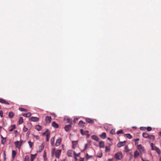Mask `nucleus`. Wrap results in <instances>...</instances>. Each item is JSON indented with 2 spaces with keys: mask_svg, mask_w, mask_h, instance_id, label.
<instances>
[{
  "mask_svg": "<svg viewBox=\"0 0 161 161\" xmlns=\"http://www.w3.org/2000/svg\"><path fill=\"white\" fill-rule=\"evenodd\" d=\"M137 148L140 154L143 153L145 152V149L144 147L141 144H139L137 146Z\"/></svg>",
  "mask_w": 161,
  "mask_h": 161,
  "instance_id": "obj_1",
  "label": "nucleus"
},
{
  "mask_svg": "<svg viewBox=\"0 0 161 161\" xmlns=\"http://www.w3.org/2000/svg\"><path fill=\"white\" fill-rule=\"evenodd\" d=\"M23 141L21 140L20 141H17L14 142V144L15 147L19 149L22 145L23 143Z\"/></svg>",
  "mask_w": 161,
  "mask_h": 161,
  "instance_id": "obj_2",
  "label": "nucleus"
},
{
  "mask_svg": "<svg viewBox=\"0 0 161 161\" xmlns=\"http://www.w3.org/2000/svg\"><path fill=\"white\" fill-rule=\"evenodd\" d=\"M115 158L117 159L120 160L123 157V155L122 153L119 152L116 153L115 154Z\"/></svg>",
  "mask_w": 161,
  "mask_h": 161,
  "instance_id": "obj_3",
  "label": "nucleus"
},
{
  "mask_svg": "<svg viewBox=\"0 0 161 161\" xmlns=\"http://www.w3.org/2000/svg\"><path fill=\"white\" fill-rule=\"evenodd\" d=\"M81 133L82 135H86L87 138L89 137L90 135L88 134L89 131H84L82 129H81L80 130Z\"/></svg>",
  "mask_w": 161,
  "mask_h": 161,
  "instance_id": "obj_4",
  "label": "nucleus"
},
{
  "mask_svg": "<svg viewBox=\"0 0 161 161\" xmlns=\"http://www.w3.org/2000/svg\"><path fill=\"white\" fill-rule=\"evenodd\" d=\"M151 147L152 150H156L157 153L159 154H160L161 152L160 150L157 147H155L154 148H153V144L152 143L151 144Z\"/></svg>",
  "mask_w": 161,
  "mask_h": 161,
  "instance_id": "obj_5",
  "label": "nucleus"
},
{
  "mask_svg": "<svg viewBox=\"0 0 161 161\" xmlns=\"http://www.w3.org/2000/svg\"><path fill=\"white\" fill-rule=\"evenodd\" d=\"M30 120L32 122H37L39 120V118L36 117H31L30 118Z\"/></svg>",
  "mask_w": 161,
  "mask_h": 161,
  "instance_id": "obj_6",
  "label": "nucleus"
},
{
  "mask_svg": "<svg viewBox=\"0 0 161 161\" xmlns=\"http://www.w3.org/2000/svg\"><path fill=\"white\" fill-rule=\"evenodd\" d=\"M43 135H46L47 136V141H48L49 139L50 135L49 133L48 132V130H46L45 132L42 133Z\"/></svg>",
  "mask_w": 161,
  "mask_h": 161,
  "instance_id": "obj_7",
  "label": "nucleus"
},
{
  "mask_svg": "<svg viewBox=\"0 0 161 161\" xmlns=\"http://www.w3.org/2000/svg\"><path fill=\"white\" fill-rule=\"evenodd\" d=\"M51 119L52 118L50 116H46L45 117V120L47 123H50Z\"/></svg>",
  "mask_w": 161,
  "mask_h": 161,
  "instance_id": "obj_8",
  "label": "nucleus"
},
{
  "mask_svg": "<svg viewBox=\"0 0 161 161\" xmlns=\"http://www.w3.org/2000/svg\"><path fill=\"white\" fill-rule=\"evenodd\" d=\"M61 153V150H58L55 152V157L57 158H59Z\"/></svg>",
  "mask_w": 161,
  "mask_h": 161,
  "instance_id": "obj_9",
  "label": "nucleus"
},
{
  "mask_svg": "<svg viewBox=\"0 0 161 161\" xmlns=\"http://www.w3.org/2000/svg\"><path fill=\"white\" fill-rule=\"evenodd\" d=\"M125 142V141L119 142L117 144V146L118 147H120L123 146H124Z\"/></svg>",
  "mask_w": 161,
  "mask_h": 161,
  "instance_id": "obj_10",
  "label": "nucleus"
},
{
  "mask_svg": "<svg viewBox=\"0 0 161 161\" xmlns=\"http://www.w3.org/2000/svg\"><path fill=\"white\" fill-rule=\"evenodd\" d=\"M71 125H66L65 127L64 128H65V130L66 131H69V130L71 128Z\"/></svg>",
  "mask_w": 161,
  "mask_h": 161,
  "instance_id": "obj_11",
  "label": "nucleus"
},
{
  "mask_svg": "<svg viewBox=\"0 0 161 161\" xmlns=\"http://www.w3.org/2000/svg\"><path fill=\"white\" fill-rule=\"evenodd\" d=\"M140 153L139 152H138L137 150H136L134 152V157L135 158H136L138 157L140 155Z\"/></svg>",
  "mask_w": 161,
  "mask_h": 161,
  "instance_id": "obj_12",
  "label": "nucleus"
},
{
  "mask_svg": "<svg viewBox=\"0 0 161 161\" xmlns=\"http://www.w3.org/2000/svg\"><path fill=\"white\" fill-rule=\"evenodd\" d=\"M72 147L73 149H75L78 143L77 141H72Z\"/></svg>",
  "mask_w": 161,
  "mask_h": 161,
  "instance_id": "obj_13",
  "label": "nucleus"
},
{
  "mask_svg": "<svg viewBox=\"0 0 161 161\" xmlns=\"http://www.w3.org/2000/svg\"><path fill=\"white\" fill-rule=\"evenodd\" d=\"M61 140L60 138H58L57 139L56 141L55 146H58L60 144Z\"/></svg>",
  "mask_w": 161,
  "mask_h": 161,
  "instance_id": "obj_14",
  "label": "nucleus"
},
{
  "mask_svg": "<svg viewBox=\"0 0 161 161\" xmlns=\"http://www.w3.org/2000/svg\"><path fill=\"white\" fill-rule=\"evenodd\" d=\"M92 138L95 140V141H99V139L98 138V137L97 136H96V135H93L92 136Z\"/></svg>",
  "mask_w": 161,
  "mask_h": 161,
  "instance_id": "obj_15",
  "label": "nucleus"
},
{
  "mask_svg": "<svg viewBox=\"0 0 161 161\" xmlns=\"http://www.w3.org/2000/svg\"><path fill=\"white\" fill-rule=\"evenodd\" d=\"M85 123L82 121H80L78 124L79 126L83 127L85 126Z\"/></svg>",
  "mask_w": 161,
  "mask_h": 161,
  "instance_id": "obj_16",
  "label": "nucleus"
},
{
  "mask_svg": "<svg viewBox=\"0 0 161 161\" xmlns=\"http://www.w3.org/2000/svg\"><path fill=\"white\" fill-rule=\"evenodd\" d=\"M44 145L43 144H42L41 145L39 146V147L38 152H41L43 149Z\"/></svg>",
  "mask_w": 161,
  "mask_h": 161,
  "instance_id": "obj_17",
  "label": "nucleus"
},
{
  "mask_svg": "<svg viewBox=\"0 0 161 161\" xmlns=\"http://www.w3.org/2000/svg\"><path fill=\"white\" fill-rule=\"evenodd\" d=\"M35 128L38 131H40L41 130L42 127L41 125H37L35 126Z\"/></svg>",
  "mask_w": 161,
  "mask_h": 161,
  "instance_id": "obj_18",
  "label": "nucleus"
},
{
  "mask_svg": "<svg viewBox=\"0 0 161 161\" xmlns=\"http://www.w3.org/2000/svg\"><path fill=\"white\" fill-rule=\"evenodd\" d=\"M0 102L2 103L9 104V103L8 102L2 99H0Z\"/></svg>",
  "mask_w": 161,
  "mask_h": 161,
  "instance_id": "obj_19",
  "label": "nucleus"
},
{
  "mask_svg": "<svg viewBox=\"0 0 161 161\" xmlns=\"http://www.w3.org/2000/svg\"><path fill=\"white\" fill-rule=\"evenodd\" d=\"M23 122H24V120H23V117H20L19 118V120L18 121L19 124L20 125V124H22L23 123Z\"/></svg>",
  "mask_w": 161,
  "mask_h": 161,
  "instance_id": "obj_20",
  "label": "nucleus"
},
{
  "mask_svg": "<svg viewBox=\"0 0 161 161\" xmlns=\"http://www.w3.org/2000/svg\"><path fill=\"white\" fill-rule=\"evenodd\" d=\"M31 115V114L30 112H29L27 114H23L22 115L26 117H29Z\"/></svg>",
  "mask_w": 161,
  "mask_h": 161,
  "instance_id": "obj_21",
  "label": "nucleus"
},
{
  "mask_svg": "<svg viewBox=\"0 0 161 161\" xmlns=\"http://www.w3.org/2000/svg\"><path fill=\"white\" fill-rule=\"evenodd\" d=\"M86 120L88 123H89L93 124L94 123V121L93 120L89 118H86Z\"/></svg>",
  "mask_w": 161,
  "mask_h": 161,
  "instance_id": "obj_22",
  "label": "nucleus"
},
{
  "mask_svg": "<svg viewBox=\"0 0 161 161\" xmlns=\"http://www.w3.org/2000/svg\"><path fill=\"white\" fill-rule=\"evenodd\" d=\"M14 115V113L12 112H10L9 113L8 116L9 118H12L13 117Z\"/></svg>",
  "mask_w": 161,
  "mask_h": 161,
  "instance_id": "obj_23",
  "label": "nucleus"
},
{
  "mask_svg": "<svg viewBox=\"0 0 161 161\" xmlns=\"http://www.w3.org/2000/svg\"><path fill=\"white\" fill-rule=\"evenodd\" d=\"M142 136L144 138L148 139L149 135L147 133H142Z\"/></svg>",
  "mask_w": 161,
  "mask_h": 161,
  "instance_id": "obj_24",
  "label": "nucleus"
},
{
  "mask_svg": "<svg viewBox=\"0 0 161 161\" xmlns=\"http://www.w3.org/2000/svg\"><path fill=\"white\" fill-rule=\"evenodd\" d=\"M99 145L100 147L103 148L104 147V142H103L101 141L99 142Z\"/></svg>",
  "mask_w": 161,
  "mask_h": 161,
  "instance_id": "obj_25",
  "label": "nucleus"
},
{
  "mask_svg": "<svg viewBox=\"0 0 161 161\" xmlns=\"http://www.w3.org/2000/svg\"><path fill=\"white\" fill-rule=\"evenodd\" d=\"M72 152L71 150H69L67 152V154L69 157H72Z\"/></svg>",
  "mask_w": 161,
  "mask_h": 161,
  "instance_id": "obj_26",
  "label": "nucleus"
},
{
  "mask_svg": "<svg viewBox=\"0 0 161 161\" xmlns=\"http://www.w3.org/2000/svg\"><path fill=\"white\" fill-rule=\"evenodd\" d=\"M52 125L54 127L56 128H58V125L57 124L55 123L54 122H52Z\"/></svg>",
  "mask_w": 161,
  "mask_h": 161,
  "instance_id": "obj_27",
  "label": "nucleus"
},
{
  "mask_svg": "<svg viewBox=\"0 0 161 161\" xmlns=\"http://www.w3.org/2000/svg\"><path fill=\"white\" fill-rule=\"evenodd\" d=\"M100 136L102 138L105 139L106 137V134L105 133L103 132L101 135H100Z\"/></svg>",
  "mask_w": 161,
  "mask_h": 161,
  "instance_id": "obj_28",
  "label": "nucleus"
},
{
  "mask_svg": "<svg viewBox=\"0 0 161 161\" xmlns=\"http://www.w3.org/2000/svg\"><path fill=\"white\" fill-rule=\"evenodd\" d=\"M148 139L153 141L155 139V136L153 135H150L149 136Z\"/></svg>",
  "mask_w": 161,
  "mask_h": 161,
  "instance_id": "obj_29",
  "label": "nucleus"
},
{
  "mask_svg": "<svg viewBox=\"0 0 161 161\" xmlns=\"http://www.w3.org/2000/svg\"><path fill=\"white\" fill-rule=\"evenodd\" d=\"M31 161H33L34 159L36 157V154H35L34 155L31 154Z\"/></svg>",
  "mask_w": 161,
  "mask_h": 161,
  "instance_id": "obj_30",
  "label": "nucleus"
},
{
  "mask_svg": "<svg viewBox=\"0 0 161 161\" xmlns=\"http://www.w3.org/2000/svg\"><path fill=\"white\" fill-rule=\"evenodd\" d=\"M10 128H11L9 129V131H12L15 128V125H12L11 126Z\"/></svg>",
  "mask_w": 161,
  "mask_h": 161,
  "instance_id": "obj_31",
  "label": "nucleus"
},
{
  "mask_svg": "<svg viewBox=\"0 0 161 161\" xmlns=\"http://www.w3.org/2000/svg\"><path fill=\"white\" fill-rule=\"evenodd\" d=\"M126 137L129 139H131L132 138V136L130 134H125Z\"/></svg>",
  "mask_w": 161,
  "mask_h": 161,
  "instance_id": "obj_32",
  "label": "nucleus"
},
{
  "mask_svg": "<svg viewBox=\"0 0 161 161\" xmlns=\"http://www.w3.org/2000/svg\"><path fill=\"white\" fill-rule=\"evenodd\" d=\"M54 138L55 137H53L51 139V143L52 145H53L54 143Z\"/></svg>",
  "mask_w": 161,
  "mask_h": 161,
  "instance_id": "obj_33",
  "label": "nucleus"
},
{
  "mask_svg": "<svg viewBox=\"0 0 161 161\" xmlns=\"http://www.w3.org/2000/svg\"><path fill=\"white\" fill-rule=\"evenodd\" d=\"M16 152L14 150H13L12 151V158H14L16 155Z\"/></svg>",
  "mask_w": 161,
  "mask_h": 161,
  "instance_id": "obj_34",
  "label": "nucleus"
},
{
  "mask_svg": "<svg viewBox=\"0 0 161 161\" xmlns=\"http://www.w3.org/2000/svg\"><path fill=\"white\" fill-rule=\"evenodd\" d=\"M1 137L2 138V143L3 144H4L6 142V139L5 138H4L2 135H1Z\"/></svg>",
  "mask_w": 161,
  "mask_h": 161,
  "instance_id": "obj_35",
  "label": "nucleus"
},
{
  "mask_svg": "<svg viewBox=\"0 0 161 161\" xmlns=\"http://www.w3.org/2000/svg\"><path fill=\"white\" fill-rule=\"evenodd\" d=\"M29 156L28 155H27L25 157L24 161H29Z\"/></svg>",
  "mask_w": 161,
  "mask_h": 161,
  "instance_id": "obj_36",
  "label": "nucleus"
},
{
  "mask_svg": "<svg viewBox=\"0 0 161 161\" xmlns=\"http://www.w3.org/2000/svg\"><path fill=\"white\" fill-rule=\"evenodd\" d=\"M28 143L29 145L30 148H31L33 145V143L30 141H29L28 142Z\"/></svg>",
  "mask_w": 161,
  "mask_h": 161,
  "instance_id": "obj_37",
  "label": "nucleus"
},
{
  "mask_svg": "<svg viewBox=\"0 0 161 161\" xmlns=\"http://www.w3.org/2000/svg\"><path fill=\"white\" fill-rule=\"evenodd\" d=\"M86 158L87 159H89L90 158H92L93 157V156L92 155H89L88 153L86 154Z\"/></svg>",
  "mask_w": 161,
  "mask_h": 161,
  "instance_id": "obj_38",
  "label": "nucleus"
},
{
  "mask_svg": "<svg viewBox=\"0 0 161 161\" xmlns=\"http://www.w3.org/2000/svg\"><path fill=\"white\" fill-rule=\"evenodd\" d=\"M19 110L21 111H25V112H27L28 111V110L26 109H24L23 108H19Z\"/></svg>",
  "mask_w": 161,
  "mask_h": 161,
  "instance_id": "obj_39",
  "label": "nucleus"
},
{
  "mask_svg": "<svg viewBox=\"0 0 161 161\" xmlns=\"http://www.w3.org/2000/svg\"><path fill=\"white\" fill-rule=\"evenodd\" d=\"M102 155H103L102 153V152H100V153H99L97 155V157L98 158H101L102 157Z\"/></svg>",
  "mask_w": 161,
  "mask_h": 161,
  "instance_id": "obj_40",
  "label": "nucleus"
},
{
  "mask_svg": "<svg viewBox=\"0 0 161 161\" xmlns=\"http://www.w3.org/2000/svg\"><path fill=\"white\" fill-rule=\"evenodd\" d=\"M43 158H44V160H47L46 154V153L45 151L44 153Z\"/></svg>",
  "mask_w": 161,
  "mask_h": 161,
  "instance_id": "obj_41",
  "label": "nucleus"
},
{
  "mask_svg": "<svg viewBox=\"0 0 161 161\" xmlns=\"http://www.w3.org/2000/svg\"><path fill=\"white\" fill-rule=\"evenodd\" d=\"M141 159L142 161H149L148 160L145 158H142Z\"/></svg>",
  "mask_w": 161,
  "mask_h": 161,
  "instance_id": "obj_42",
  "label": "nucleus"
},
{
  "mask_svg": "<svg viewBox=\"0 0 161 161\" xmlns=\"http://www.w3.org/2000/svg\"><path fill=\"white\" fill-rule=\"evenodd\" d=\"M33 136L36 139H39V136H36L34 135H33Z\"/></svg>",
  "mask_w": 161,
  "mask_h": 161,
  "instance_id": "obj_43",
  "label": "nucleus"
},
{
  "mask_svg": "<svg viewBox=\"0 0 161 161\" xmlns=\"http://www.w3.org/2000/svg\"><path fill=\"white\" fill-rule=\"evenodd\" d=\"M105 151H108L109 152L110 151V148L109 147H105Z\"/></svg>",
  "mask_w": 161,
  "mask_h": 161,
  "instance_id": "obj_44",
  "label": "nucleus"
},
{
  "mask_svg": "<svg viewBox=\"0 0 161 161\" xmlns=\"http://www.w3.org/2000/svg\"><path fill=\"white\" fill-rule=\"evenodd\" d=\"M74 156H75V157H78L79 156V155H80V153H79L78 154H76L75 153V151H74Z\"/></svg>",
  "mask_w": 161,
  "mask_h": 161,
  "instance_id": "obj_45",
  "label": "nucleus"
},
{
  "mask_svg": "<svg viewBox=\"0 0 161 161\" xmlns=\"http://www.w3.org/2000/svg\"><path fill=\"white\" fill-rule=\"evenodd\" d=\"M28 129L25 126H24V128H23V130L24 131V132H26V131L27 130H28Z\"/></svg>",
  "mask_w": 161,
  "mask_h": 161,
  "instance_id": "obj_46",
  "label": "nucleus"
},
{
  "mask_svg": "<svg viewBox=\"0 0 161 161\" xmlns=\"http://www.w3.org/2000/svg\"><path fill=\"white\" fill-rule=\"evenodd\" d=\"M123 133V130H122L118 131L117 132V134H121V133Z\"/></svg>",
  "mask_w": 161,
  "mask_h": 161,
  "instance_id": "obj_47",
  "label": "nucleus"
},
{
  "mask_svg": "<svg viewBox=\"0 0 161 161\" xmlns=\"http://www.w3.org/2000/svg\"><path fill=\"white\" fill-rule=\"evenodd\" d=\"M147 130L148 131H150L152 130V128L150 127H148L147 128Z\"/></svg>",
  "mask_w": 161,
  "mask_h": 161,
  "instance_id": "obj_48",
  "label": "nucleus"
},
{
  "mask_svg": "<svg viewBox=\"0 0 161 161\" xmlns=\"http://www.w3.org/2000/svg\"><path fill=\"white\" fill-rule=\"evenodd\" d=\"M115 131V130L114 129H112L110 131V133L112 134H114Z\"/></svg>",
  "mask_w": 161,
  "mask_h": 161,
  "instance_id": "obj_49",
  "label": "nucleus"
},
{
  "mask_svg": "<svg viewBox=\"0 0 161 161\" xmlns=\"http://www.w3.org/2000/svg\"><path fill=\"white\" fill-rule=\"evenodd\" d=\"M55 151V149L54 148H53V149L52 150V154L53 156L54 155Z\"/></svg>",
  "mask_w": 161,
  "mask_h": 161,
  "instance_id": "obj_50",
  "label": "nucleus"
},
{
  "mask_svg": "<svg viewBox=\"0 0 161 161\" xmlns=\"http://www.w3.org/2000/svg\"><path fill=\"white\" fill-rule=\"evenodd\" d=\"M3 113L2 111H0V116L1 117H3Z\"/></svg>",
  "mask_w": 161,
  "mask_h": 161,
  "instance_id": "obj_51",
  "label": "nucleus"
},
{
  "mask_svg": "<svg viewBox=\"0 0 161 161\" xmlns=\"http://www.w3.org/2000/svg\"><path fill=\"white\" fill-rule=\"evenodd\" d=\"M139 140H140V139L139 138H137V139H135L134 140V141L135 142H136Z\"/></svg>",
  "mask_w": 161,
  "mask_h": 161,
  "instance_id": "obj_52",
  "label": "nucleus"
},
{
  "mask_svg": "<svg viewBox=\"0 0 161 161\" xmlns=\"http://www.w3.org/2000/svg\"><path fill=\"white\" fill-rule=\"evenodd\" d=\"M87 147V144H85V148L84 150L86 149Z\"/></svg>",
  "mask_w": 161,
  "mask_h": 161,
  "instance_id": "obj_53",
  "label": "nucleus"
},
{
  "mask_svg": "<svg viewBox=\"0 0 161 161\" xmlns=\"http://www.w3.org/2000/svg\"><path fill=\"white\" fill-rule=\"evenodd\" d=\"M84 159L83 158H81L80 160V161H84Z\"/></svg>",
  "mask_w": 161,
  "mask_h": 161,
  "instance_id": "obj_54",
  "label": "nucleus"
},
{
  "mask_svg": "<svg viewBox=\"0 0 161 161\" xmlns=\"http://www.w3.org/2000/svg\"><path fill=\"white\" fill-rule=\"evenodd\" d=\"M78 119L77 118H75L74 120V122H75L76 121H77L78 120Z\"/></svg>",
  "mask_w": 161,
  "mask_h": 161,
  "instance_id": "obj_55",
  "label": "nucleus"
},
{
  "mask_svg": "<svg viewBox=\"0 0 161 161\" xmlns=\"http://www.w3.org/2000/svg\"><path fill=\"white\" fill-rule=\"evenodd\" d=\"M74 158H75V161H77L78 160V159H77V158H76V157H75V156H74Z\"/></svg>",
  "mask_w": 161,
  "mask_h": 161,
  "instance_id": "obj_56",
  "label": "nucleus"
},
{
  "mask_svg": "<svg viewBox=\"0 0 161 161\" xmlns=\"http://www.w3.org/2000/svg\"><path fill=\"white\" fill-rule=\"evenodd\" d=\"M108 161H113V159H109L108 160Z\"/></svg>",
  "mask_w": 161,
  "mask_h": 161,
  "instance_id": "obj_57",
  "label": "nucleus"
},
{
  "mask_svg": "<svg viewBox=\"0 0 161 161\" xmlns=\"http://www.w3.org/2000/svg\"><path fill=\"white\" fill-rule=\"evenodd\" d=\"M17 132H18V131H17V130H15V134L17 133Z\"/></svg>",
  "mask_w": 161,
  "mask_h": 161,
  "instance_id": "obj_58",
  "label": "nucleus"
},
{
  "mask_svg": "<svg viewBox=\"0 0 161 161\" xmlns=\"http://www.w3.org/2000/svg\"><path fill=\"white\" fill-rule=\"evenodd\" d=\"M159 135L161 136V131L159 133Z\"/></svg>",
  "mask_w": 161,
  "mask_h": 161,
  "instance_id": "obj_59",
  "label": "nucleus"
},
{
  "mask_svg": "<svg viewBox=\"0 0 161 161\" xmlns=\"http://www.w3.org/2000/svg\"><path fill=\"white\" fill-rule=\"evenodd\" d=\"M159 160L160 161H161V156L160 157Z\"/></svg>",
  "mask_w": 161,
  "mask_h": 161,
  "instance_id": "obj_60",
  "label": "nucleus"
},
{
  "mask_svg": "<svg viewBox=\"0 0 161 161\" xmlns=\"http://www.w3.org/2000/svg\"><path fill=\"white\" fill-rule=\"evenodd\" d=\"M138 144V142H135V145H136V144Z\"/></svg>",
  "mask_w": 161,
  "mask_h": 161,
  "instance_id": "obj_61",
  "label": "nucleus"
},
{
  "mask_svg": "<svg viewBox=\"0 0 161 161\" xmlns=\"http://www.w3.org/2000/svg\"><path fill=\"white\" fill-rule=\"evenodd\" d=\"M108 139L109 140H111V139L110 138H108Z\"/></svg>",
  "mask_w": 161,
  "mask_h": 161,
  "instance_id": "obj_62",
  "label": "nucleus"
},
{
  "mask_svg": "<svg viewBox=\"0 0 161 161\" xmlns=\"http://www.w3.org/2000/svg\"><path fill=\"white\" fill-rule=\"evenodd\" d=\"M4 156H5V152H4Z\"/></svg>",
  "mask_w": 161,
  "mask_h": 161,
  "instance_id": "obj_63",
  "label": "nucleus"
},
{
  "mask_svg": "<svg viewBox=\"0 0 161 161\" xmlns=\"http://www.w3.org/2000/svg\"><path fill=\"white\" fill-rule=\"evenodd\" d=\"M69 119H68V122H69Z\"/></svg>",
  "mask_w": 161,
  "mask_h": 161,
  "instance_id": "obj_64",
  "label": "nucleus"
}]
</instances>
